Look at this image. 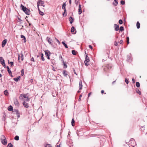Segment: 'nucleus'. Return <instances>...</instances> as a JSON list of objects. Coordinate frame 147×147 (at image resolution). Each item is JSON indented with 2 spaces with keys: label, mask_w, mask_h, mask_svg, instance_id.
<instances>
[{
  "label": "nucleus",
  "mask_w": 147,
  "mask_h": 147,
  "mask_svg": "<svg viewBox=\"0 0 147 147\" xmlns=\"http://www.w3.org/2000/svg\"><path fill=\"white\" fill-rule=\"evenodd\" d=\"M10 64L11 67H13V62L12 61H11L10 62Z\"/></svg>",
  "instance_id": "47"
},
{
  "label": "nucleus",
  "mask_w": 147,
  "mask_h": 147,
  "mask_svg": "<svg viewBox=\"0 0 147 147\" xmlns=\"http://www.w3.org/2000/svg\"><path fill=\"white\" fill-rule=\"evenodd\" d=\"M136 92L138 93L139 95H141V92L137 88L136 89Z\"/></svg>",
  "instance_id": "31"
},
{
  "label": "nucleus",
  "mask_w": 147,
  "mask_h": 147,
  "mask_svg": "<svg viewBox=\"0 0 147 147\" xmlns=\"http://www.w3.org/2000/svg\"><path fill=\"white\" fill-rule=\"evenodd\" d=\"M127 42V44L128 45L129 43V38L128 37H127L126 38Z\"/></svg>",
  "instance_id": "45"
},
{
  "label": "nucleus",
  "mask_w": 147,
  "mask_h": 147,
  "mask_svg": "<svg viewBox=\"0 0 147 147\" xmlns=\"http://www.w3.org/2000/svg\"><path fill=\"white\" fill-rule=\"evenodd\" d=\"M38 10H39V14L41 15V16H43L44 15V13L42 12V11H41L39 9V8H38Z\"/></svg>",
  "instance_id": "34"
},
{
  "label": "nucleus",
  "mask_w": 147,
  "mask_h": 147,
  "mask_svg": "<svg viewBox=\"0 0 147 147\" xmlns=\"http://www.w3.org/2000/svg\"><path fill=\"white\" fill-rule=\"evenodd\" d=\"M132 58L131 54L130 53L129 55H127V61L129 62H131L132 60Z\"/></svg>",
  "instance_id": "5"
},
{
  "label": "nucleus",
  "mask_w": 147,
  "mask_h": 147,
  "mask_svg": "<svg viewBox=\"0 0 147 147\" xmlns=\"http://www.w3.org/2000/svg\"><path fill=\"white\" fill-rule=\"evenodd\" d=\"M82 81L81 80H80L79 82V90H81L82 89Z\"/></svg>",
  "instance_id": "11"
},
{
  "label": "nucleus",
  "mask_w": 147,
  "mask_h": 147,
  "mask_svg": "<svg viewBox=\"0 0 147 147\" xmlns=\"http://www.w3.org/2000/svg\"><path fill=\"white\" fill-rule=\"evenodd\" d=\"M101 93H102V94L104 92V91L103 90H102L101 91Z\"/></svg>",
  "instance_id": "64"
},
{
  "label": "nucleus",
  "mask_w": 147,
  "mask_h": 147,
  "mask_svg": "<svg viewBox=\"0 0 147 147\" xmlns=\"http://www.w3.org/2000/svg\"><path fill=\"white\" fill-rule=\"evenodd\" d=\"M21 38H23V40L24 42L25 43L26 42V38L24 36L22 35H21Z\"/></svg>",
  "instance_id": "15"
},
{
  "label": "nucleus",
  "mask_w": 147,
  "mask_h": 147,
  "mask_svg": "<svg viewBox=\"0 0 147 147\" xmlns=\"http://www.w3.org/2000/svg\"><path fill=\"white\" fill-rule=\"evenodd\" d=\"M43 54L42 53H41L40 54V56L41 57V59L42 60V61H44L45 60V59L43 57Z\"/></svg>",
  "instance_id": "28"
},
{
  "label": "nucleus",
  "mask_w": 147,
  "mask_h": 147,
  "mask_svg": "<svg viewBox=\"0 0 147 147\" xmlns=\"http://www.w3.org/2000/svg\"><path fill=\"white\" fill-rule=\"evenodd\" d=\"M45 55L47 57V58L48 59H50V56L51 55V53L48 50L45 51Z\"/></svg>",
  "instance_id": "2"
},
{
  "label": "nucleus",
  "mask_w": 147,
  "mask_h": 147,
  "mask_svg": "<svg viewBox=\"0 0 147 147\" xmlns=\"http://www.w3.org/2000/svg\"><path fill=\"white\" fill-rule=\"evenodd\" d=\"M111 66H110L109 65H107L106 66V67L104 69V71L105 72H107V71L106 70L107 68H108V69H111Z\"/></svg>",
  "instance_id": "22"
},
{
  "label": "nucleus",
  "mask_w": 147,
  "mask_h": 147,
  "mask_svg": "<svg viewBox=\"0 0 147 147\" xmlns=\"http://www.w3.org/2000/svg\"><path fill=\"white\" fill-rule=\"evenodd\" d=\"M18 20H19L18 22H20V24H22L23 23V21L20 19V18H18Z\"/></svg>",
  "instance_id": "41"
},
{
  "label": "nucleus",
  "mask_w": 147,
  "mask_h": 147,
  "mask_svg": "<svg viewBox=\"0 0 147 147\" xmlns=\"http://www.w3.org/2000/svg\"><path fill=\"white\" fill-rule=\"evenodd\" d=\"M73 71H74V74H75L77 75L76 73V72L75 70V69H74V70Z\"/></svg>",
  "instance_id": "61"
},
{
  "label": "nucleus",
  "mask_w": 147,
  "mask_h": 147,
  "mask_svg": "<svg viewBox=\"0 0 147 147\" xmlns=\"http://www.w3.org/2000/svg\"><path fill=\"white\" fill-rule=\"evenodd\" d=\"M81 5L79 4V9H81Z\"/></svg>",
  "instance_id": "63"
},
{
  "label": "nucleus",
  "mask_w": 147,
  "mask_h": 147,
  "mask_svg": "<svg viewBox=\"0 0 147 147\" xmlns=\"http://www.w3.org/2000/svg\"><path fill=\"white\" fill-rule=\"evenodd\" d=\"M16 110H18L16 109H14V110L13 111V112H15L16 113Z\"/></svg>",
  "instance_id": "62"
},
{
  "label": "nucleus",
  "mask_w": 147,
  "mask_h": 147,
  "mask_svg": "<svg viewBox=\"0 0 147 147\" xmlns=\"http://www.w3.org/2000/svg\"><path fill=\"white\" fill-rule=\"evenodd\" d=\"M31 61H34V62L35 61L34 60V58L33 57L31 58Z\"/></svg>",
  "instance_id": "54"
},
{
  "label": "nucleus",
  "mask_w": 147,
  "mask_h": 147,
  "mask_svg": "<svg viewBox=\"0 0 147 147\" xmlns=\"http://www.w3.org/2000/svg\"><path fill=\"white\" fill-rule=\"evenodd\" d=\"M23 104L24 106L26 108H27L29 107L28 104L26 103L25 101L23 102Z\"/></svg>",
  "instance_id": "12"
},
{
  "label": "nucleus",
  "mask_w": 147,
  "mask_h": 147,
  "mask_svg": "<svg viewBox=\"0 0 147 147\" xmlns=\"http://www.w3.org/2000/svg\"><path fill=\"white\" fill-rule=\"evenodd\" d=\"M21 60H22V61H23V59H24V55H23V54H22V53H21Z\"/></svg>",
  "instance_id": "46"
},
{
  "label": "nucleus",
  "mask_w": 147,
  "mask_h": 147,
  "mask_svg": "<svg viewBox=\"0 0 147 147\" xmlns=\"http://www.w3.org/2000/svg\"><path fill=\"white\" fill-rule=\"evenodd\" d=\"M8 110L9 111H11L13 110V107L11 106L10 105L8 108Z\"/></svg>",
  "instance_id": "19"
},
{
  "label": "nucleus",
  "mask_w": 147,
  "mask_h": 147,
  "mask_svg": "<svg viewBox=\"0 0 147 147\" xmlns=\"http://www.w3.org/2000/svg\"><path fill=\"white\" fill-rule=\"evenodd\" d=\"M4 94L5 95H7L8 94V92L7 90H5L4 91Z\"/></svg>",
  "instance_id": "33"
},
{
  "label": "nucleus",
  "mask_w": 147,
  "mask_h": 147,
  "mask_svg": "<svg viewBox=\"0 0 147 147\" xmlns=\"http://www.w3.org/2000/svg\"><path fill=\"white\" fill-rule=\"evenodd\" d=\"M62 43L63 44V45L66 48H68V46L67 45V44L65 42H64L63 41L62 42Z\"/></svg>",
  "instance_id": "27"
},
{
  "label": "nucleus",
  "mask_w": 147,
  "mask_h": 147,
  "mask_svg": "<svg viewBox=\"0 0 147 147\" xmlns=\"http://www.w3.org/2000/svg\"><path fill=\"white\" fill-rule=\"evenodd\" d=\"M27 97L26 94H21L20 96V99L22 100H24V98H26Z\"/></svg>",
  "instance_id": "3"
},
{
  "label": "nucleus",
  "mask_w": 147,
  "mask_h": 147,
  "mask_svg": "<svg viewBox=\"0 0 147 147\" xmlns=\"http://www.w3.org/2000/svg\"><path fill=\"white\" fill-rule=\"evenodd\" d=\"M63 74L65 76H67V72L65 70H63Z\"/></svg>",
  "instance_id": "25"
},
{
  "label": "nucleus",
  "mask_w": 147,
  "mask_h": 147,
  "mask_svg": "<svg viewBox=\"0 0 147 147\" xmlns=\"http://www.w3.org/2000/svg\"><path fill=\"white\" fill-rule=\"evenodd\" d=\"M16 114L17 115L18 118H19L20 117V113L19 111L18 110H16Z\"/></svg>",
  "instance_id": "32"
},
{
  "label": "nucleus",
  "mask_w": 147,
  "mask_h": 147,
  "mask_svg": "<svg viewBox=\"0 0 147 147\" xmlns=\"http://www.w3.org/2000/svg\"><path fill=\"white\" fill-rule=\"evenodd\" d=\"M59 58H60L61 59V60H62V59H63L62 56H61V55H59Z\"/></svg>",
  "instance_id": "60"
},
{
  "label": "nucleus",
  "mask_w": 147,
  "mask_h": 147,
  "mask_svg": "<svg viewBox=\"0 0 147 147\" xmlns=\"http://www.w3.org/2000/svg\"><path fill=\"white\" fill-rule=\"evenodd\" d=\"M121 44H123V41L122 40H121L119 42Z\"/></svg>",
  "instance_id": "50"
},
{
  "label": "nucleus",
  "mask_w": 147,
  "mask_h": 147,
  "mask_svg": "<svg viewBox=\"0 0 147 147\" xmlns=\"http://www.w3.org/2000/svg\"><path fill=\"white\" fill-rule=\"evenodd\" d=\"M14 103L16 106H19V104L17 98H15L14 99Z\"/></svg>",
  "instance_id": "6"
},
{
  "label": "nucleus",
  "mask_w": 147,
  "mask_h": 147,
  "mask_svg": "<svg viewBox=\"0 0 147 147\" xmlns=\"http://www.w3.org/2000/svg\"><path fill=\"white\" fill-rule=\"evenodd\" d=\"M44 3V2L43 1H38L37 3L38 8H39V6H42L44 7V6L43 5Z\"/></svg>",
  "instance_id": "4"
},
{
  "label": "nucleus",
  "mask_w": 147,
  "mask_h": 147,
  "mask_svg": "<svg viewBox=\"0 0 147 147\" xmlns=\"http://www.w3.org/2000/svg\"><path fill=\"white\" fill-rule=\"evenodd\" d=\"M119 23L120 24H123V21L122 20H119Z\"/></svg>",
  "instance_id": "49"
},
{
  "label": "nucleus",
  "mask_w": 147,
  "mask_h": 147,
  "mask_svg": "<svg viewBox=\"0 0 147 147\" xmlns=\"http://www.w3.org/2000/svg\"><path fill=\"white\" fill-rule=\"evenodd\" d=\"M85 62H88L90 61V60L89 57H88V55H86L85 57Z\"/></svg>",
  "instance_id": "14"
},
{
  "label": "nucleus",
  "mask_w": 147,
  "mask_h": 147,
  "mask_svg": "<svg viewBox=\"0 0 147 147\" xmlns=\"http://www.w3.org/2000/svg\"><path fill=\"white\" fill-rule=\"evenodd\" d=\"M88 47H89V48H90V49H92V47L91 45H89L88 46Z\"/></svg>",
  "instance_id": "57"
},
{
  "label": "nucleus",
  "mask_w": 147,
  "mask_h": 147,
  "mask_svg": "<svg viewBox=\"0 0 147 147\" xmlns=\"http://www.w3.org/2000/svg\"><path fill=\"white\" fill-rule=\"evenodd\" d=\"M125 82L127 84H128L129 81H128V79L127 78H125Z\"/></svg>",
  "instance_id": "52"
},
{
  "label": "nucleus",
  "mask_w": 147,
  "mask_h": 147,
  "mask_svg": "<svg viewBox=\"0 0 147 147\" xmlns=\"http://www.w3.org/2000/svg\"><path fill=\"white\" fill-rule=\"evenodd\" d=\"M114 45L115 46H117L118 43H117L116 41H115V43H114Z\"/></svg>",
  "instance_id": "56"
},
{
  "label": "nucleus",
  "mask_w": 147,
  "mask_h": 147,
  "mask_svg": "<svg viewBox=\"0 0 147 147\" xmlns=\"http://www.w3.org/2000/svg\"><path fill=\"white\" fill-rule=\"evenodd\" d=\"M21 7L22 10L26 14L29 15L30 13V11L25 7L21 4Z\"/></svg>",
  "instance_id": "1"
},
{
  "label": "nucleus",
  "mask_w": 147,
  "mask_h": 147,
  "mask_svg": "<svg viewBox=\"0 0 147 147\" xmlns=\"http://www.w3.org/2000/svg\"><path fill=\"white\" fill-rule=\"evenodd\" d=\"M124 29L123 27L121 26L120 27L119 31L122 32L124 30Z\"/></svg>",
  "instance_id": "36"
},
{
  "label": "nucleus",
  "mask_w": 147,
  "mask_h": 147,
  "mask_svg": "<svg viewBox=\"0 0 147 147\" xmlns=\"http://www.w3.org/2000/svg\"><path fill=\"white\" fill-rule=\"evenodd\" d=\"M71 52L72 54L74 55H76V51L74 50H72Z\"/></svg>",
  "instance_id": "37"
},
{
  "label": "nucleus",
  "mask_w": 147,
  "mask_h": 147,
  "mask_svg": "<svg viewBox=\"0 0 147 147\" xmlns=\"http://www.w3.org/2000/svg\"><path fill=\"white\" fill-rule=\"evenodd\" d=\"M24 71L23 69L21 71V75L22 76H23L24 75Z\"/></svg>",
  "instance_id": "53"
},
{
  "label": "nucleus",
  "mask_w": 147,
  "mask_h": 147,
  "mask_svg": "<svg viewBox=\"0 0 147 147\" xmlns=\"http://www.w3.org/2000/svg\"><path fill=\"white\" fill-rule=\"evenodd\" d=\"M88 62H85V61H84V63H85V65L87 66L88 65V64L87 63Z\"/></svg>",
  "instance_id": "55"
},
{
  "label": "nucleus",
  "mask_w": 147,
  "mask_h": 147,
  "mask_svg": "<svg viewBox=\"0 0 147 147\" xmlns=\"http://www.w3.org/2000/svg\"><path fill=\"white\" fill-rule=\"evenodd\" d=\"M7 42V40L6 39H5L4 40L2 43V47H3L5 46V45H6Z\"/></svg>",
  "instance_id": "7"
},
{
  "label": "nucleus",
  "mask_w": 147,
  "mask_h": 147,
  "mask_svg": "<svg viewBox=\"0 0 147 147\" xmlns=\"http://www.w3.org/2000/svg\"><path fill=\"white\" fill-rule=\"evenodd\" d=\"M47 41L50 44H51L52 43V40L50 38L47 37Z\"/></svg>",
  "instance_id": "17"
},
{
  "label": "nucleus",
  "mask_w": 147,
  "mask_h": 147,
  "mask_svg": "<svg viewBox=\"0 0 147 147\" xmlns=\"http://www.w3.org/2000/svg\"><path fill=\"white\" fill-rule=\"evenodd\" d=\"M91 94V92H90L89 93V94H88V98L90 96Z\"/></svg>",
  "instance_id": "59"
},
{
  "label": "nucleus",
  "mask_w": 147,
  "mask_h": 147,
  "mask_svg": "<svg viewBox=\"0 0 147 147\" xmlns=\"http://www.w3.org/2000/svg\"><path fill=\"white\" fill-rule=\"evenodd\" d=\"M132 82H133V83H135V79H134V78H133L132 79Z\"/></svg>",
  "instance_id": "58"
},
{
  "label": "nucleus",
  "mask_w": 147,
  "mask_h": 147,
  "mask_svg": "<svg viewBox=\"0 0 147 147\" xmlns=\"http://www.w3.org/2000/svg\"><path fill=\"white\" fill-rule=\"evenodd\" d=\"M136 86L138 88L140 86V84L138 82H136Z\"/></svg>",
  "instance_id": "38"
},
{
  "label": "nucleus",
  "mask_w": 147,
  "mask_h": 147,
  "mask_svg": "<svg viewBox=\"0 0 147 147\" xmlns=\"http://www.w3.org/2000/svg\"><path fill=\"white\" fill-rule=\"evenodd\" d=\"M75 123V121L74 119H73L71 121V125L73 126H74V123Z\"/></svg>",
  "instance_id": "40"
},
{
  "label": "nucleus",
  "mask_w": 147,
  "mask_h": 147,
  "mask_svg": "<svg viewBox=\"0 0 147 147\" xmlns=\"http://www.w3.org/2000/svg\"><path fill=\"white\" fill-rule=\"evenodd\" d=\"M20 76H18L17 78H14L13 79V80L14 81H15L16 82H18L19 81L20 78Z\"/></svg>",
  "instance_id": "24"
},
{
  "label": "nucleus",
  "mask_w": 147,
  "mask_h": 147,
  "mask_svg": "<svg viewBox=\"0 0 147 147\" xmlns=\"http://www.w3.org/2000/svg\"><path fill=\"white\" fill-rule=\"evenodd\" d=\"M113 4L114 6H117L118 4L117 1H114L113 2Z\"/></svg>",
  "instance_id": "23"
},
{
  "label": "nucleus",
  "mask_w": 147,
  "mask_h": 147,
  "mask_svg": "<svg viewBox=\"0 0 147 147\" xmlns=\"http://www.w3.org/2000/svg\"><path fill=\"white\" fill-rule=\"evenodd\" d=\"M1 142L4 145H6L7 143V141L6 140V139L4 140H1Z\"/></svg>",
  "instance_id": "9"
},
{
  "label": "nucleus",
  "mask_w": 147,
  "mask_h": 147,
  "mask_svg": "<svg viewBox=\"0 0 147 147\" xmlns=\"http://www.w3.org/2000/svg\"><path fill=\"white\" fill-rule=\"evenodd\" d=\"M26 99L24 100H25L26 101H29L30 100V99L27 96V97L25 98Z\"/></svg>",
  "instance_id": "42"
},
{
  "label": "nucleus",
  "mask_w": 147,
  "mask_h": 147,
  "mask_svg": "<svg viewBox=\"0 0 147 147\" xmlns=\"http://www.w3.org/2000/svg\"><path fill=\"white\" fill-rule=\"evenodd\" d=\"M82 13V11L81 9H78V14L80 15Z\"/></svg>",
  "instance_id": "43"
},
{
  "label": "nucleus",
  "mask_w": 147,
  "mask_h": 147,
  "mask_svg": "<svg viewBox=\"0 0 147 147\" xmlns=\"http://www.w3.org/2000/svg\"><path fill=\"white\" fill-rule=\"evenodd\" d=\"M121 3L122 5H123L125 4V1H121Z\"/></svg>",
  "instance_id": "48"
},
{
  "label": "nucleus",
  "mask_w": 147,
  "mask_h": 147,
  "mask_svg": "<svg viewBox=\"0 0 147 147\" xmlns=\"http://www.w3.org/2000/svg\"><path fill=\"white\" fill-rule=\"evenodd\" d=\"M69 20L70 21V24H72L74 22V19L72 17L70 16L69 18Z\"/></svg>",
  "instance_id": "16"
},
{
  "label": "nucleus",
  "mask_w": 147,
  "mask_h": 147,
  "mask_svg": "<svg viewBox=\"0 0 147 147\" xmlns=\"http://www.w3.org/2000/svg\"><path fill=\"white\" fill-rule=\"evenodd\" d=\"M63 16H67L66 10V9H64L63 13Z\"/></svg>",
  "instance_id": "26"
},
{
  "label": "nucleus",
  "mask_w": 147,
  "mask_h": 147,
  "mask_svg": "<svg viewBox=\"0 0 147 147\" xmlns=\"http://www.w3.org/2000/svg\"><path fill=\"white\" fill-rule=\"evenodd\" d=\"M18 60L19 62H20V58H21V56H20V55L19 54H18Z\"/></svg>",
  "instance_id": "44"
},
{
  "label": "nucleus",
  "mask_w": 147,
  "mask_h": 147,
  "mask_svg": "<svg viewBox=\"0 0 147 147\" xmlns=\"http://www.w3.org/2000/svg\"><path fill=\"white\" fill-rule=\"evenodd\" d=\"M76 31L73 34H76V30L75 28V27H74V26H72V27H71V33H72V32H74V31Z\"/></svg>",
  "instance_id": "13"
},
{
  "label": "nucleus",
  "mask_w": 147,
  "mask_h": 147,
  "mask_svg": "<svg viewBox=\"0 0 147 147\" xmlns=\"http://www.w3.org/2000/svg\"><path fill=\"white\" fill-rule=\"evenodd\" d=\"M7 147H13V146L11 143L8 144Z\"/></svg>",
  "instance_id": "39"
},
{
  "label": "nucleus",
  "mask_w": 147,
  "mask_h": 147,
  "mask_svg": "<svg viewBox=\"0 0 147 147\" xmlns=\"http://www.w3.org/2000/svg\"><path fill=\"white\" fill-rule=\"evenodd\" d=\"M19 137L18 136H16L14 137V139L16 140H19Z\"/></svg>",
  "instance_id": "35"
},
{
  "label": "nucleus",
  "mask_w": 147,
  "mask_h": 147,
  "mask_svg": "<svg viewBox=\"0 0 147 147\" xmlns=\"http://www.w3.org/2000/svg\"><path fill=\"white\" fill-rule=\"evenodd\" d=\"M6 139V138L5 136L4 135H2L1 136V140H4Z\"/></svg>",
  "instance_id": "29"
},
{
  "label": "nucleus",
  "mask_w": 147,
  "mask_h": 147,
  "mask_svg": "<svg viewBox=\"0 0 147 147\" xmlns=\"http://www.w3.org/2000/svg\"><path fill=\"white\" fill-rule=\"evenodd\" d=\"M114 28H115V30L116 31H117L119 30V26L117 24H114Z\"/></svg>",
  "instance_id": "8"
},
{
  "label": "nucleus",
  "mask_w": 147,
  "mask_h": 147,
  "mask_svg": "<svg viewBox=\"0 0 147 147\" xmlns=\"http://www.w3.org/2000/svg\"><path fill=\"white\" fill-rule=\"evenodd\" d=\"M45 147H52V146L50 144H47L46 145Z\"/></svg>",
  "instance_id": "51"
},
{
  "label": "nucleus",
  "mask_w": 147,
  "mask_h": 147,
  "mask_svg": "<svg viewBox=\"0 0 147 147\" xmlns=\"http://www.w3.org/2000/svg\"><path fill=\"white\" fill-rule=\"evenodd\" d=\"M7 69V71L9 73V74H11V72L10 70V69H9V67L8 66H7L6 67V68Z\"/></svg>",
  "instance_id": "20"
},
{
  "label": "nucleus",
  "mask_w": 147,
  "mask_h": 147,
  "mask_svg": "<svg viewBox=\"0 0 147 147\" xmlns=\"http://www.w3.org/2000/svg\"><path fill=\"white\" fill-rule=\"evenodd\" d=\"M1 62L2 64L4 66V67L5 68H6L7 66H6L5 65V61L3 58V60H1Z\"/></svg>",
  "instance_id": "10"
},
{
  "label": "nucleus",
  "mask_w": 147,
  "mask_h": 147,
  "mask_svg": "<svg viewBox=\"0 0 147 147\" xmlns=\"http://www.w3.org/2000/svg\"><path fill=\"white\" fill-rule=\"evenodd\" d=\"M136 26L138 29H139L140 27V24L138 21L137 22Z\"/></svg>",
  "instance_id": "21"
},
{
  "label": "nucleus",
  "mask_w": 147,
  "mask_h": 147,
  "mask_svg": "<svg viewBox=\"0 0 147 147\" xmlns=\"http://www.w3.org/2000/svg\"><path fill=\"white\" fill-rule=\"evenodd\" d=\"M61 61L63 63V65H64L63 68H67V65L64 62V60L63 59H62V60H61Z\"/></svg>",
  "instance_id": "18"
},
{
  "label": "nucleus",
  "mask_w": 147,
  "mask_h": 147,
  "mask_svg": "<svg viewBox=\"0 0 147 147\" xmlns=\"http://www.w3.org/2000/svg\"><path fill=\"white\" fill-rule=\"evenodd\" d=\"M66 4L65 3H63L62 5V9H65Z\"/></svg>",
  "instance_id": "30"
}]
</instances>
